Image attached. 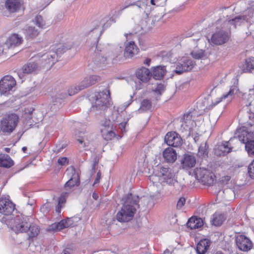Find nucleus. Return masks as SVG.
<instances>
[{
  "instance_id": "nucleus-42",
  "label": "nucleus",
  "mask_w": 254,
  "mask_h": 254,
  "mask_svg": "<svg viewBox=\"0 0 254 254\" xmlns=\"http://www.w3.org/2000/svg\"><path fill=\"white\" fill-rule=\"evenodd\" d=\"M192 57L195 59H201L206 57L205 51L203 50H195L190 53Z\"/></svg>"
},
{
  "instance_id": "nucleus-2",
  "label": "nucleus",
  "mask_w": 254,
  "mask_h": 254,
  "mask_svg": "<svg viewBox=\"0 0 254 254\" xmlns=\"http://www.w3.org/2000/svg\"><path fill=\"white\" fill-rule=\"evenodd\" d=\"M146 200V198L133 195L131 193L125 195L123 198L124 201L122 206L116 215L117 220L121 222H128L131 220L139 208V202Z\"/></svg>"
},
{
  "instance_id": "nucleus-12",
  "label": "nucleus",
  "mask_w": 254,
  "mask_h": 254,
  "mask_svg": "<svg viewBox=\"0 0 254 254\" xmlns=\"http://www.w3.org/2000/svg\"><path fill=\"white\" fill-rule=\"evenodd\" d=\"M239 91V88L237 84H234L230 86L228 92L223 94L221 97L217 98L212 102V106H215L220 102H224L227 105L230 103L234 98L235 94Z\"/></svg>"
},
{
  "instance_id": "nucleus-36",
  "label": "nucleus",
  "mask_w": 254,
  "mask_h": 254,
  "mask_svg": "<svg viewBox=\"0 0 254 254\" xmlns=\"http://www.w3.org/2000/svg\"><path fill=\"white\" fill-rule=\"evenodd\" d=\"M208 146L206 142L201 143L198 147L197 155L201 159H206L208 157Z\"/></svg>"
},
{
  "instance_id": "nucleus-1",
  "label": "nucleus",
  "mask_w": 254,
  "mask_h": 254,
  "mask_svg": "<svg viewBox=\"0 0 254 254\" xmlns=\"http://www.w3.org/2000/svg\"><path fill=\"white\" fill-rule=\"evenodd\" d=\"M242 126L238 128L234 136L228 141L219 145L218 148L223 153H229L234 148L235 143L241 142L245 144V148L249 155H254V120L249 119L247 122L242 123Z\"/></svg>"
},
{
  "instance_id": "nucleus-27",
  "label": "nucleus",
  "mask_w": 254,
  "mask_h": 254,
  "mask_svg": "<svg viewBox=\"0 0 254 254\" xmlns=\"http://www.w3.org/2000/svg\"><path fill=\"white\" fill-rule=\"evenodd\" d=\"M138 51L139 49L135 45L134 42L131 41L126 45L124 56L126 58H131L135 55L137 54Z\"/></svg>"
},
{
  "instance_id": "nucleus-31",
  "label": "nucleus",
  "mask_w": 254,
  "mask_h": 254,
  "mask_svg": "<svg viewBox=\"0 0 254 254\" xmlns=\"http://www.w3.org/2000/svg\"><path fill=\"white\" fill-rule=\"evenodd\" d=\"M203 223L201 218L196 217L190 218L187 222V226L191 229L200 228L203 226Z\"/></svg>"
},
{
  "instance_id": "nucleus-6",
  "label": "nucleus",
  "mask_w": 254,
  "mask_h": 254,
  "mask_svg": "<svg viewBox=\"0 0 254 254\" xmlns=\"http://www.w3.org/2000/svg\"><path fill=\"white\" fill-rule=\"evenodd\" d=\"M18 120L19 117L16 114L5 115L0 122V131L4 134H10L16 127Z\"/></svg>"
},
{
  "instance_id": "nucleus-64",
  "label": "nucleus",
  "mask_w": 254,
  "mask_h": 254,
  "mask_svg": "<svg viewBox=\"0 0 254 254\" xmlns=\"http://www.w3.org/2000/svg\"><path fill=\"white\" fill-rule=\"evenodd\" d=\"M3 52H4V50L3 49H2V50L0 49V54L2 53Z\"/></svg>"
},
{
  "instance_id": "nucleus-30",
  "label": "nucleus",
  "mask_w": 254,
  "mask_h": 254,
  "mask_svg": "<svg viewBox=\"0 0 254 254\" xmlns=\"http://www.w3.org/2000/svg\"><path fill=\"white\" fill-rule=\"evenodd\" d=\"M163 156L165 161L168 163H174L177 159L176 151L171 147H168L163 152Z\"/></svg>"
},
{
  "instance_id": "nucleus-21",
  "label": "nucleus",
  "mask_w": 254,
  "mask_h": 254,
  "mask_svg": "<svg viewBox=\"0 0 254 254\" xmlns=\"http://www.w3.org/2000/svg\"><path fill=\"white\" fill-rule=\"evenodd\" d=\"M73 221L71 218H67L61 220L58 223H55L49 226L47 229L49 231H56L61 230L64 228H67L73 225Z\"/></svg>"
},
{
  "instance_id": "nucleus-47",
  "label": "nucleus",
  "mask_w": 254,
  "mask_h": 254,
  "mask_svg": "<svg viewBox=\"0 0 254 254\" xmlns=\"http://www.w3.org/2000/svg\"><path fill=\"white\" fill-rule=\"evenodd\" d=\"M131 5H136L138 9L144 10V12H146V10L147 8V3L146 1H137L136 3Z\"/></svg>"
},
{
  "instance_id": "nucleus-45",
  "label": "nucleus",
  "mask_w": 254,
  "mask_h": 254,
  "mask_svg": "<svg viewBox=\"0 0 254 254\" xmlns=\"http://www.w3.org/2000/svg\"><path fill=\"white\" fill-rule=\"evenodd\" d=\"M80 90H81L79 89V84L78 86L74 85H72L67 90L68 95H73Z\"/></svg>"
},
{
  "instance_id": "nucleus-26",
  "label": "nucleus",
  "mask_w": 254,
  "mask_h": 254,
  "mask_svg": "<svg viewBox=\"0 0 254 254\" xmlns=\"http://www.w3.org/2000/svg\"><path fill=\"white\" fill-rule=\"evenodd\" d=\"M20 0H6L4 6L10 13H14L19 10L21 7Z\"/></svg>"
},
{
  "instance_id": "nucleus-46",
  "label": "nucleus",
  "mask_w": 254,
  "mask_h": 254,
  "mask_svg": "<svg viewBox=\"0 0 254 254\" xmlns=\"http://www.w3.org/2000/svg\"><path fill=\"white\" fill-rule=\"evenodd\" d=\"M165 86L162 83H157L154 91L158 95H161L165 91Z\"/></svg>"
},
{
  "instance_id": "nucleus-48",
  "label": "nucleus",
  "mask_w": 254,
  "mask_h": 254,
  "mask_svg": "<svg viewBox=\"0 0 254 254\" xmlns=\"http://www.w3.org/2000/svg\"><path fill=\"white\" fill-rule=\"evenodd\" d=\"M248 173L252 178H254V160L248 166Z\"/></svg>"
},
{
  "instance_id": "nucleus-62",
  "label": "nucleus",
  "mask_w": 254,
  "mask_h": 254,
  "mask_svg": "<svg viewBox=\"0 0 254 254\" xmlns=\"http://www.w3.org/2000/svg\"><path fill=\"white\" fill-rule=\"evenodd\" d=\"M214 254H224L221 251H217Z\"/></svg>"
},
{
  "instance_id": "nucleus-52",
  "label": "nucleus",
  "mask_w": 254,
  "mask_h": 254,
  "mask_svg": "<svg viewBox=\"0 0 254 254\" xmlns=\"http://www.w3.org/2000/svg\"><path fill=\"white\" fill-rule=\"evenodd\" d=\"M58 162L61 165H65L67 164L68 160L66 157H60L58 159Z\"/></svg>"
},
{
  "instance_id": "nucleus-32",
  "label": "nucleus",
  "mask_w": 254,
  "mask_h": 254,
  "mask_svg": "<svg viewBox=\"0 0 254 254\" xmlns=\"http://www.w3.org/2000/svg\"><path fill=\"white\" fill-rule=\"evenodd\" d=\"M242 69L244 72H252L254 70V57L246 59Z\"/></svg>"
},
{
  "instance_id": "nucleus-44",
  "label": "nucleus",
  "mask_w": 254,
  "mask_h": 254,
  "mask_svg": "<svg viewBox=\"0 0 254 254\" xmlns=\"http://www.w3.org/2000/svg\"><path fill=\"white\" fill-rule=\"evenodd\" d=\"M33 21L35 24L40 28H43L45 25V22L41 15H37Z\"/></svg>"
},
{
  "instance_id": "nucleus-25",
  "label": "nucleus",
  "mask_w": 254,
  "mask_h": 254,
  "mask_svg": "<svg viewBox=\"0 0 254 254\" xmlns=\"http://www.w3.org/2000/svg\"><path fill=\"white\" fill-rule=\"evenodd\" d=\"M38 64L35 62H29L24 64L21 69L22 72L19 71L18 74L20 78H22V74H30L35 72L38 69Z\"/></svg>"
},
{
  "instance_id": "nucleus-17",
  "label": "nucleus",
  "mask_w": 254,
  "mask_h": 254,
  "mask_svg": "<svg viewBox=\"0 0 254 254\" xmlns=\"http://www.w3.org/2000/svg\"><path fill=\"white\" fill-rule=\"evenodd\" d=\"M164 141L168 145L174 147H180L183 144L182 138L175 131L168 132L165 136Z\"/></svg>"
},
{
  "instance_id": "nucleus-54",
  "label": "nucleus",
  "mask_w": 254,
  "mask_h": 254,
  "mask_svg": "<svg viewBox=\"0 0 254 254\" xmlns=\"http://www.w3.org/2000/svg\"><path fill=\"white\" fill-rule=\"evenodd\" d=\"M231 177L229 176H225L222 177L221 179V182L224 184H226L230 180Z\"/></svg>"
},
{
  "instance_id": "nucleus-16",
  "label": "nucleus",
  "mask_w": 254,
  "mask_h": 254,
  "mask_svg": "<svg viewBox=\"0 0 254 254\" xmlns=\"http://www.w3.org/2000/svg\"><path fill=\"white\" fill-rule=\"evenodd\" d=\"M92 134L85 130L78 131L76 134L77 141L79 142V147L87 150L90 143L92 141Z\"/></svg>"
},
{
  "instance_id": "nucleus-59",
  "label": "nucleus",
  "mask_w": 254,
  "mask_h": 254,
  "mask_svg": "<svg viewBox=\"0 0 254 254\" xmlns=\"http://www.w3.org/2000/svg\"><path fill=\"white\" fill-rule=\"evenodd\" d=\"M44 114V113L43 112H42V113H41V114H40V117H39V119H38V121H37L38 122L39 121H42V120H43V119Z\"/></svg>"
},
{
  "instance_id": "nucleus-4",
  "label": "nucleus",
  "mask_w": 254,
  "mask_h": 254,
  "mask_svg": "<svg viewBox=\"0 0 254 254\" xmlns=\"http://www.w3.org/2000/svg\"><path fill=\"white\" fill-rule=\"evenodd\" d=\"M30 218L18 213L16 215H11L8 218L2 219V222L15 233L27 232L30 227Z\"/></svg>"
},
{
  "instance_id": "nucleus-37",
  "label": "nucleus",
  "mask_w": 254,
  "mask_h": 254,
  "mask_svg": "<svg viewBox=\"0 0 254 254\" xmlns=\"http://www.w3.org/2000/svg\"><path fill=\"white\" fill-rule=\"evenodd\" d=\"M24 33L28 39H32L39 34V31L35 27L29 26L24 30Z\"/></svg>"
},
{
  "instance_id": "nucleus-24",
  "label": "nucleus",
  "mask_w": 254,
  "mask_h": 254,
  "mask_svg": "<svg viewBox=\"0 0 254 254\" xmlns=\"http://www.w3.org/2000/svg\"><path fill=\"white\" fill-rule=\"evenodd\" d=\"M196 163L195 156L190 154H185L181 161L182 168L184 169H189L193 167Z\"/></svg>"
},
{
  "instance_id": "nucleus-9",
  "label": "nucleus",
  "mask_w": 254,
  "mask_h": 254,
  "mask_svg": "<svg viewBox=\"0 0 254 254\" xmlns=\"http://www.w3.org/2000/svg\"><path fill=\"white\" fill-rule=\"evenodd\" d=\"M196 179L204 185L211 186L214 181L215 176L209 170L206 168H196L194 171Z\"/></svg>"
},
{
  "instance_id": "nucleus-13",
  "label": "nucleus",
  "mask_w": 254,
  "mask_h": 254,
  "mask_svg": "<svg viewBox=\"0 0 254 254\" xmlns=\"http://www.w3.org/2000/svg\"><path fill=\"white\" fill-rule=\"evenodd\" d=\"M16 85L15 79L10 75H5L0 80V93L6 96L10 93Z\"/></svg>"
},
{
  "instance_id": "nucleus-55",
  "label": "nucleus",
  "mask_w": 254,
  "mask_h": 254,
  "mask_svg": "<svg viewBox=\"0 0 254 254\" xmlns=\"http://www.w3.org/2000/svg\"><path fill=\"white\" fill-rule=\"evenodd\" d=\"M100 178H101V173L100 171H99L96 175V177L94 181V185L98 184L100 181Z\"/></svg>"
},
{
  "instance_id": "nucleus-19",
  "label": "nucleus",
  "mask_w": 254,
  "mask_h": 254,
  "mask_svg": "<svg viewBox=\"0 0 254 254\" xmlns=\"http://www.w3.org/2000/svg\"><path fill=\"white\" fill-rule=\"evenodd\" d=\"M236 243L238 249L243 252H248L253 247L251 240L244 235H239L236 238Z\"/></svg>"
},
{
  "instance_id": "nucleus-33",
  "label": "nucleus",
  "mask_w": 254,
  "mask_h": 254,
  "mask_svg": "<svg viewBox=\"0 0 254 254\" xmlns=\"http://www.w3.org/2000/svg\"><path fill=\"white\" fill-rule=\"evenodd\" d=\"M166 72V68L164 66H157L153 67V73L152 76L155 79L160 80L165 75Z\"/></svg>"
},
{
  "instance_id": "nucleus-14",
  "label": "nucleus",
  "mask_w": 254,
  "mask_h": 254,
  "mask_svg": "<svg viewBox=\"0 0 254 254\" xmlns=\"http://www.w3.org/2000/svg\"><path fill=\"white\" fill-rule=\"evenodd\" d=\"M14 204L6 197H1L0 198V213L4 215L2 219L4 218H8L11 215H14Z\"/></svg>"
},
{
  "instance_id": "nucleus-5",
  "label": "nucleus",
  "mask_w": 254,
  "mask_h": 254,
  "mask_svg": "<svg viewBox=\"0 0 254 254\" xmlns=\"http://www.w3.org/2000/svg\"><path fill=\"white\" fill-rule=\"evenodd\" d=\"M70 48L61 43L54 45L51 46L49 52L39 55V62L42 66H46L47 64L52 66L58 61V58Z\"/></svg>"
},
{
  "instance_id": "nucleus-50",
  "label": "nucleus",
  "mask_w": 254,
  "mask_h": 254,
  "mask_svg": "<svg viewBox=\"0 0 254 254\" xmlns=\"http://www.w3.org/2000/svg\"><path fill=\"white\" fill-rule=\"evenodd\" d=\"M186 200V198L184 197H180L177 204V209H181L185 205Z\"/></svg>"
},
{
  "instance_id": "nucleus-8",
  "label": "nucleus",
  "mask_w": 254,
  "mask_h": 254,
  "mask_svg": "<svg viewBox=\"0 0 254 254\" xmlns=\"http://www.w3.org/2000/svg\"><path fill=\"white\" fill-rule=\"evenodd\" d=\"M110 98V91L108 90H105L102 92L97 93L95 95V101L92 105L91 110H105L109 102Z\"/></svg>"
},
{
  "instance_id": "nucleus-41",
  "label": "nucleus",
  "mask_w": 254,
  "mask_h": 254,
  "mask_svg": "<svg viewBox=\"0 0 254 254\" xmlns=\"http://www.w3.org/2000/svg\"><path fill=\"white\" fill-rule=\"evenodd\" d=\"M28 232H29V236L30 238L36 237L40 232V229L36 225H31L30 222V227L28 228Z\"/></svg>"
},
{
  "instance_id": "nucleus-15",
  "label": "nucleus",
  "mask_w": 254,
  "mask_h": 254,
  "mask_svg": "<svg viewBox=\"0 0 254 254\" xmlns=\"http://www.w3.org/2000/svg\"><path fill=\"white\" fill-rule=\"evenodd\" d=\"M136 76L139 82V84H137L136 81H135L136 89H140L142 88L140 81L147 82L152 76V73L148 68L142 67L136 71Z\"/></svg>"
},
{
  "instance_id": "nucleus-57",
  "label": "nucleus",
  "mask_w": 254,
  "mask_h": 254,
  "mask_svg": "<svg viewBox=\"0 0 254 254\" xmlns=\"http://www.w3.org/2000/svg\"><path fill=\"white\" fill-rule=\"evenodd\" d=\"M132 98H133V97L130 96V98L129 100L127 102V105H125L126 108L128 107L132 103Z\"/></svg>"
},
{
  "instance_id": "nucleus-29",
  "label": "nucleus",
  "mask_w": 254,
  "mask_h": 254,
  "mask_svg": "<svg viewBox=\"0 0 254 254\" xmlns=\"http://www.w3.org/2000/svg\"><path fill=\"white\" fill-rule=\"evenodd\" d=\"M210 241L207 239H203L199 241L196 247L197 254H205L209 248Z\"/></svg>"
},
{
  "instance_id": "nucleus-38",
  "label": "nucleus",
  "mask_w": 254,
  "mask_h": 254,
  "mask_svg": "<svg viewBox=\"0 0 254 254\" xmlns=\"http://www.w3.org/2000/svg\"><path fill=\"white\" fill-rule=\"evenodd\" d=\"M245 20L244 16H238L229 20L228 23L230 25H233L234 28H236L237 26H240L245 22Z\"/></svg>"
},
{
  "instance_id": "nucleus-49",
  "label": "nucleus",
  "mask_w": 254,
  "mask_h": 254,
  "mask_svg": "<svg viewBox=\"0 0 254 254\" xmlns=\"http://www.w3.org/2000/svg\"><path fill=\"white\" fill-rule=\"evenodd\" d=\"M167 0H150V3L152 5L156 6H161L165 4Z\"/></svg>"
},
{
  "instance_id": "nucleus-7",
  "label": "nucleus",
  "mask_w": 254,
  "mask_h": 254,
  "mask_svg": "<svg viewBox=\"0 0 254 254\" xmlns=\"http://www.w3.org/2000/svg\"><path fill=\"white\" fill-rule=\"evenodd\" d=\"M174 176V173L171 169L168 167H161L160 168L159 170H158L157 176H150V180L154 181L157 179V178H159V180L161 182L166 183L170 185H174L175 183H177Z\"/></svg>"
},
{
  "instance_id": "nucleus-28",
  "label": "nucleus",
  "mask_w": 254,
  "mask_h": 254,
  "mask_svg": "<svg viewBox=\"0 0 254 254\" xmlns=\"http://www.w3.org/2000/svg\"><path fill=\"white\" fill-rule=\"evenodd\" d=\"M193 114L192 112H189L184 114L183 118L182 119V127L184 129H190L192 127L194 123L192 120Z\"/></svg>"
},
{
  "instance_id": "nucleus-34",
  "label": "nucleus",
  "mask_w": 254,
  "mask_h": 254,
  "mask_svg": "<svg viewBox=\"0 0 254 254\" xmlns=\"http://www.w3.org/2000/svg\"><path fill=\"white\" fill-rule=\"evenodd\" d=\"M13 161L8 155H0V167L8 168L13 166Z\"/></svg>"
},
{
  "instance_id": "nucleus-51",
  "label": "nucleus",
  "mask_w": 254,
  "mask_h": 254,
  "mask_svg": "<svg viewBox=\"0 0 254 254\" xmlns=\"http://www.w3.org/2000/svg\"><path fill=\"white\" fill-rule=\"evenodd\" d=\"M33 111H34V109L32 108H29L26 109L25 110V114H24V116H25V117L29 118V119H31L32 118L31 115H32Z\"/></svg>"
},
{
  "instance_id": "nucleus-40",
  "label": "nucleus",
  "mask_w": 254,
  "mask_h": 254,
  "mask_svg": "<svg viewBox=\"0 0 254 254\" xmlns=\"http://www.w3.org/2000/svg\"><path fill=\"white\" fill-rule=\"evenodd\" d=\"M67 96L66 93L60 92L59 94L56 95L53 99V103L54 106H57L58 108L61 105L63 99Z\"/></svg>"
},
{
  "instance_id": "nucleus-10",
  "label": "nucleus",
  "mask_w": 254,
  "mask_h": 254,
  "mask_svg": "<svg viewBox=\"0 0 254 254\" xmlns=\"http://www.w3.org/2000/svg\"><path fill=\"white\" fill-rule=\"evenodd\" d=\"M80 185V180L76 183L74 181L69 179L64 185V189L66 191L63 192L61 196L58 198V204L56 207V211L58 214L61 212L62 208L64 207L66 201V197L68 196L69 192L71 191L72 188L74 186H79Z\"/></svg>"
},
{
  "instance_id": "nucleus-18",
  "label": "nucleus",
  "mask_w": 254,
  "mask_h": 254,
  "mask_svg": "<svg viewBox=\"0 0 254 254\" xmlns=\"http://www.w3.org/2000/svg\"><path fill=\"white\" fill-rule=\"evenodd\" d=\"M230 38L229 33L223 30L214 33L211 36V42L216 45H221L226 43Z\"/></svg>"
},
{
  "instance_id": "nucleus-39",
  "label": "nucleus",
  "mask_w": 254,
  "mask_h": 254,
  "mask_svg": "<svg viewBox=\"0 0 254 254\" xmlns=\"http://www.w3.org/2000/svg\"><path fill=\"white\" fill-rule=\"evenodd\" d=\"M224 220V215L222 214H215L213 215L212 223L213 225L218 226H220Z\"/></svg>"
},
{
  "instance_id": "nucleus-60",
  "label": "nucleus",
  "mask_w": 254,
  "mask_h": 254,
  "mask_svg": "<svg viewBox=\"0 0 254 254\" xmlns=\"http://www.w3.org/2000/svg\"><path fill=\"white\" fill-rule=\"evenodd\" d=\"M61 254H70L69 251L64 250Z\"/></svg>"
},
{
  "instance_id": "nucleus-58",
  "label": "nucleus",
  "mask_w": 254,
  "mask_h": 254,
  "mask_svg": "<svg viewBox=\"0 0 254 254\" xmlns=\"http://www.w3.org/2000/svg\"><path fill=\"white\" fill-rule=\"evenodd\" d=\"M92 197L95 199V200H97L98 198V193H96V192H93V194H92Z\"/></svg>"
},
{
  "instance_id": "nucleus-61",
  "label": "nucleus",
  "mask_w": 254,
  "mask_h": 254,
  "mask_svg": "<svg viewBox=\"0 0 254 254\" xmlns=\"http://www.w3.org/2000/svg\"><path fill=\"white\" fill-rule=\"evenodd\" d=\"M22 150L23 151V152L25 153L26 151L27 150V147L25 146H24L22 148Z\"/></svg>"
},
{
  "instance_id": "nucleus-63",
  "label": "nucleus",
  "mask_w": 254,
  "mask_h": 254,
  "mask_svg": "<svg viewBox=\"0 0 254 254\" xmlns=\"http://www.w3.org/2000/svg\"><path fill=\"white\" fill-rule=\"evenodd\" d=\"M251 103L252 102H249L248 104L246 103V106H251Z\"/></svg>"
},
{
  "instance_id": "nucleus-22",
  "label": "nucleus",
  "mask_w": 254,
  "mask_h": 254,
  "mask_svg": "<svg viewBox=\"0 0 254 254\" xmlns=\"http://www.w3.org/2000/svg\"><path fill=\"white\" fill-rule=\"evenodd\" d=\"M22 41L21 37L18 34H13L6 40L4 46L8 49H13L20 45Z\"/></svg>"
},
{
  "instance_id": "nucleus-43",
  "label": "nucleus",
  "mask_w": 254,
  "mask_h": 254,
  "mask_svg": "<svg viewBox=\"0 0 254 254\" xmlns=\"http://www.w3.org/2000/svg\"><path fill=\"white\" fill-rule=\"evenodd\" d=\"M151 107V102L149 100L144 99L141 102L140 104V108L139 110L141 111H146L149 110Z\"/></svg>"
},
{
  "instance_id": "nucleus-23",
  "label": "nucleus",
  "mask_w": 254,
  "mask_h": 254,
  "mask_svg": "<svg viewBox=\"0 0 254 254\" xmlns=\"http://www.w3.org/2000/svg\"><path fill=\"white\" fill-rule=\"evenodd\" d=\"M100 77L96 75H91L86 76L79 83V89L83 90L86 88L95 84L100 80Z\"/></svg>"
},
{
  "instance_id": "nucleus-53",
  "label": "nucleus",
  "mask_w": 254,
  "mask_h": 254,
  "mask_svg": "<svg viewBox=\"0 0 254 254\" xmlns=\"http://www.w3.org/2000/svg\"><path fill=\"white\" fill-rule=\"evenodd\" d=\"M127 124V121L122 122L119 125V128L122 130V132H126V126Z\"/></svg>"
},
{
  "instance_id": "nucleus-56",
  "label": "nucleus",
  "mask_w": 254,
  "mask_h": 254,
  "mask_svg": "<svg viewBox=\"0 0 254 254\" xmlns=\"http://www.w3.org/2000/svg\"><path fill=\"white\" fill-rule=\"evenodd\" d=\"M150 62H151V60L150 59L147 58L144 60L143 63L144 64H146L147 65L149 66L150 64Z\"/></svg>"
},
{
  "instance_id": "nucleus-20",
  "label": "nucleus",
  "mask_w": 254,
  "mask_h": 254,
  "mask_svg": "<svg viewBox=\"0 0 254 254\" xmlns=\"http://www.w3.org/2000/svg\"><path fill=\"white\" fill-rule=\"evenodd\" d=\"M100 130L102 136L105 140H111L116 136L115 132L112 129V126L110 120L106 121L104 124L102 125Z\"/></svg>"
},
{
  "instance_id": "nucleus-35",
  "label": "nucleus",
  "mask_w": 254,
  "mask_h": 254,
  "mask_svg": "<svg viewBox=\"0 0 254 254\" xmlns=\"http://www.w3.org/2000/svg\"><path fill=\"white\" fill-rule=\"evenodd\" d=\"M66 175L69 178L74 181L76 183H78V180H80L79 173L76 171L75 168L71 166L68 167L66 170Z\"/></svg>"
},
{
  "instance_id": "nucleus-3",
  "label": "nucleus",
  "mask_w": 254,
  "mask_h": 254,
  "mask_svg": "<svg viewBox=\"0 0 254 254\" xmlns=\"http://www.w3.org/2000/svg\"><path fill=\"white\" fill-rule=\"evenodd\" d=\"M115 22V21L114 20L113 18L106 17L101 20L100 25H97L91 31V32L97 33L94 43L90 48V51L91 52L92 51H94V54L93 58V62L95 64H96L97 66H100L101 64H105L107 60V58L106 57H103L101 53H100L99 51L97 50L96 45V43H98V38L102 32V31L101 30V27H102L103 30L105 29L108 27H109L111 25L112 22Z\"/></svg>"
},
{
  "instance_id": "nucleus-11",
  "label": "nucleus",
  "mask_w": 254,
  "mask_h": 254,
  "mask_svg": "<svg viewBox=\"0 0 254 254\" xmlns=\"http://www.w3.org/2000/svg\"><path fill=\"white\" fill-rule=\"evenodd\" d=\"M194 65L195 62L189 57H180L178 60L174 72L178 74H181L184 72L191 70Z\"/></svg>"
}]
</instances>
